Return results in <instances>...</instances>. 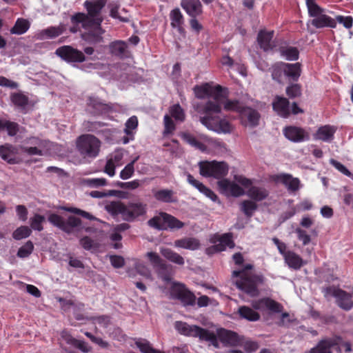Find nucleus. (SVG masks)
<instances>
[{
    "instance_id": "338daca9",
    "label": "nucleus",
    "mask_w": 353,
    "mask_h": 353,
    "mask_svg": "<svg viewBox=\"0 0 353 353\" xmlns=\"http://www.w3.org/2000/svg\"><path fill=\"white\" fill-rule=\"evenodd\" d=\"M84 183L90 187L98 188L106 185L107 180L104 178H92L85 179Z\"/></svg>"
},
{
    "instance_id": "c756f323",
    "label": "nucleus",
    "mask_w": 353,
    "mask_h": 353,
    "mask_svg": "<svg viewBox=\"0 0 353 353\" xmlns=\"http://www.w3.org/2000/svg\"><path fill=\"white\" fill-rule=\"evenodd\" d=\"M274 31L261 30L257 37V41L260 47L265 51L272 49L274 46L272 40Z\"/></svg>"
},
{
    "instance_id": "2eb2a0df",
    "label": "nucleus",
    "mask_w": 353,
    "mask_h": 353,
    "mask_svg": "<svg viewBox=\"0 0 353 353\" xmlns=\"http://www.w3.org/2000/svg\"><path fill=\"white\" fill-rule=\"evenodd\" d=\"M327 293L336 298L337 305L345 310L353 308L352 295L341 289L328 288Z\"/></svg>"
},
{
    "instance_id": "c03bdc74",
    "label": "nucleus",
    "mask_w": 353,
    "mask_h": 353,
    "mask_svg": "<svg viewBox=\"0 0 353 353\" xmlns=\"http://www.w3.org/2000/svg\"><path fill=\"white\" fill-rule=\"evenodd\" d=\"M249 188L247 192L248 196L256 201H261L268 195V191L263 188L251 187V185Z\"/></svg>"
},
{
    "instance_id": "de8ad7c7",
    "label": "nucleus",
    "mask_w": 353,
    "mask_h": 353,
    "mask_svg": "<svg viewBox=\"0 0 353 353\" xmlns=\"http://www.w3.org/2000/svg\"><path fill=\"white\" fill-rule=\"evenodd\" d=\"M221 340L230 345L235 346L238 345L237 335L236 333L223 330L220 332Z\"/></svg>"
},
{
    "instance_id": "f3484780",
    "label": "nucleus",
    "mask_w": 353,
    "mask_h": 353,
    "mask_svg": "<svg viewBox=\"0 0 353 353\" xmlns=\"http://www.w3.org/2000/svg\"><path fill=\"white\" fill-rule=\"evenodd\" d=\"M285 137L292 142H302L309 140L310 135L304 129L296 126H288L284 128Z\"/></svg>"
},
{
    "instance_id": "393cba45",
    "label": "nucleus",
    "mask_w": 353,
    "mask_h": 353,
    "mask_svg": "<svg viewBox=\"0 0 353 353\" xmlns=\"http://www.w3.org/2000/svg\"><path fill=\"white\" fill-rule=\"evenodd\" d=\"M187 181L188 182L196 188L201 193L203 194L205 196L210 199L213 201H216L217 200V196L209 189L208 187L204 185L201 182L195 179L193 176L190 174H187Z\"/></svg>"
},
{
    "instance_id": "c9c22d12",
    "label": "nucleus",
    "mask_w": 353,
    "mask_h": 353,
    "mask_svg": "<svg viewBox=\"0 0 353 353\" xmlns=\"http://www.w3.org/2000/svg\"><path fill=\"white\" fill-rule=\"evenodd\" d=\"M277 179L290 191L294 192L299 188L300 181L299 179L294 178L290 174H281L278 176Z\"/></svg>"
},
{
    "instance_id": "0e129e2a",
    "label": "nucleus",
    "mask_w": 353,
    "mask_h": 353,
    "mask_svg": "<svg viewBox=\"0 0 353 353\" xmlns=\"http://www.w3.org/2000/svg\"><path fill=\"white\" fill-rule=\"evenodd\" d=\"M34 248L31 241H28L24 245L21 247L17 252V256L20 258H26L32 252Z\"/></svg>"
},
{
    "instance_id": "ea45409f",
    "label": "nucleus",
    "mask_w": 353,
    "mask_h": 353,
    "mask_svg": "<svg viewBox=\"0 0 353 353\" xmlns=\"http://www.w3.org/2000/svg\"><path fill=\"white\" fill-rule=\"evenodd\" d=\"M283 74L294 80L298 79L301 75L300 64L296 63H283Z\"/></svg>"
},
{
    "instance_id": "f8f14e48",
    "label": "nucleus",
    "mask_w": 353,
    "mask_h": 353,
    "mask_svg": "<svg viewBox=\"0 0 353 353\" xmlns=\"http://www.w3.org/2000/svg\"><path fill=\"white\" fill-rule=\"evenodd\" d=\"M48 221L53 225L59 228L63 232L70 234L74 229L79 228L81 225L80 219L70 216L65 221L63 217L57 214H50L48 218Z\"/></svg>"
},
{
    "instance_id": "f03ea898",
    "label": "nucleus",
    "mask_w": 353,
    "mask_h": 353,
    "mask_svg": "<svg viewBox=\"0 0 353 353\" xmlns=\"http://www.w3.org/2000/svg\"><path fill=\"white\" fill-rule=\"evenodd\" d=\"M105 4L104 0L86 1L84 5L88 10V14L77 13L72 17L73 23H81L82 27L86 30L85 34L88 38L90 37L94 41H98V38L103 33L100 12Z\"/></svg>"
},
{
    "instance_id": "412c9836",
    "label": "nucleus",
    "mask_w": 353,
    "mask_h": 353,
    "mask_svg": "<svg viewBox=\"0 0 353 353\" xmlns=\"http://www.w3.org/2000/svg\"><path fill=\"white\" fill-rule=\"evenodd\" d=\"M187 181L188 182L196 188L201 193L203 194L205 196L210 199L213 201H216L217 200V196L209 189L208 187L204 185L201 182L195 179L193 176L190 174H187Z\"/></svg>"
},
{
    "instance_id": "bb28decb",
    "label": "nucleus",
    "mask_w": 353,
    "mask_h": 353,
    "mask_svg": "<svg viewBox=\"0 0 353 353\" xmlns=\"http://www.w3.org/2000/svg\"><path fill=\"white\" fill-rule=\"evenodd\" d=\"M336 130L334 126L325 125L320 127L314 134L315 139L321 140L325 142L331 141Z\"/></svg>"
},
{
    "instance_id": "864d4df0",
    "label": "nucleus",
    "mask_w": 353,
    "mask_h": 353,
    "mask_svg": "<svg viewBox=\"0 0 353 353\" xmlns=\"http://www.w3.org/2000/svg\"><path fill=\"white\" fill-rule=\"evenodd\" d=\"M146 256L148 258L151 264L155 268H164L165 264L164 263L162 259L159 256V255L154 252H147Z\"/></svg>"
},
{
    "instance_id": "58836bf2",
    "label": "nucleus",
    "mask_w": 353,
    "mask_h": 353,
    "mask_svg": "<svg viewBox=\"0 0 353 353\" xmlns=\"http://www.w3.org/2000/svg\"><path fill=\"white\" fill-rule=\"evenodd\" d=\"M154 197L159 201L164 203H172L176 201L174 196V192L172 190L163 189L153 190Z\"/></svg>"
},
{
    "instance_id": "473e14b6",
    "label": "nucleus",
    "mask_w": 353,
    "mask_h": 353,
    "mask_svg": "<svg viewBox=\"0 0 353 353\" xmlns=\"http://www.w3.org/2000/svg\"><path fill=\"white\" fill-rule=\"evenodd\" d=\"M242 119H246L248 124L251 127H254L259 124L260 114L259 112L250 108H244L241 112Z\"/></svg>"
},
{
    "instance_id": "9b49d317",
    "label": "nucleus",
    "mask_w": 353,
    "mask_h": 353,
    "mask_svg": "<svg viewBox=\"0 0 353 353\" xmlns=\"http://www.w3.org/2000/svg\"><path fill=\"white\" fill-rule=\"evenodd\" d=\"M209 240L212 245L205 250V253L208 255L224 251L227 248H233L234 247L232 236L228 233L223 234H214L210 236Z\"/></svg>"
},
{
    "instance_id": "f257e3e1",
    "label": "nucleus",
    "mask_w": 353,
    "mask_h": 353,
    "mask_svg": "<svg viewBox=\"0 0 353 353\" xmlns=\"http://www.w3.org/2000/svg\"><path fill=\"white\" fill-rule=\"evenodd\" d=\"M222 90L223 88L221 85L212 86L210 83H205L194 88L197 98L211 97L214 99V101H208L204 105L203 112L205 115L200 117V122L209 130L218 134H230L234 129L232 124L225 118L212 115L214 113L219 114L221 112L220 97Z\"/></svg>"
},
{
    "instance_id": "20e7f679",
    "label": "nucleus",
    "mask_w": 353,
    "mask_h": 353,
    "mask_svg": "<svg viewBox=\"0 0 353 353\" xmlns=\"http://www.w3.org/2000/svg\"><path fill=\"white\" fill-rule=\"evenodd\" d=\"M252 268L251 264H248L239 271H233L232 281L236 286L251 296L259 294L258 285L262 283L263 278L261 275H256L249 271Z\"/></svg>"
},
{
    "instance_id": "dca6fc26",
    "label": "nucleus",
    "mask_w": 353,
    "mask_h": 353,
    "mask_svg": "<svg viewBox=\"0 0 353 353\" xmlns=\"http://www.w3.org/2000/svg\"><path fill=\"white\" fill-rule=\"evenodd\" d=\"M123 152L121 150H117L107 157L106 164L103 172L110 177L115 175V168L122 165Z\"/></svg>"
},
{
    "instance_id": "7c9ffc66",
    "label": "nucleus",
    "mask_w": 353,
    "mask_h": 353,
    "mask_svg": "<svg viewBox=\"0 0 353 353\" xmlns=\"http://www.w3.org/2000/svg\"><path fill=\"white\" fill-rule=\"evenodd\" d=\"M285 262L288 265L294 270H299L305 262L302 258L293 251L288 250L284 257Z\"/></svg>"
},
{
    "instance_id": "c85d7f7f",
    "label": "nucleus",
    "mask_w": 353,
    "mask_h": 353,
    "mask_svg": "<svg viewBox=\"0 0 353 353\" xmlns=\"http://www.w3.org/2000/svg\"><path fill=\"white\" fill-rule=\"evenodd\" d=\"M311 23L316 28H322L325 27L335 28L336 26V21L330 17L323 14V12L315 17L312 20Z\"/></svg>"
},
{
    "instance_id": "6ab92c4d",
    "label": "nucleus",
    "mask_w": 353,
    "mask_h": 353,
    "mask_svg": "<svg viewBox=\"0 0 353 353\" xmlns=\"http://www.w3.org/2000/svg\"><path fill=\"white\" fill-rule=\"evenodd\" d=\"M88 108L89 111L94 114H106L112 109L109 105L103 103L99 99L94 97H89Z\"/></svg>"
},
{
    "instance_id": "a878e982",
    "label": "nucleus",
    "mask_w": 353,
    "mask_h": 353,
    "mask_svg": "<svg viewBox=\"0 0 353 353\" xmlns=\"http://www.w3.org/2000/svg\"><path fill=\"white\" fill-rule=\"evenodd\" d=\"M181 5L191 17H195L202 12V5L199 0H182Z\"/></svg>"
},
{
    "instance_id": "9d476101",
    "label": "nucleus",
    "mask_w": 353,
    "mask_h": 353,
    "mask_svg": "<svg viewBox=\"0 0 353 353\" xmlns=\"http://www.w3.org/2000/svg\"><path fill=\"white\" fill-rule=\"evenodd\" d=\"M337 346L339 352L343 351L350 352L352 351L351 345L345 342L341 337H335L332 339H325L320 341L318 345L312 348L309 353H332V347Z\"/></svg>"
},
{
    "instance_id": "e433bc0d",
    "label": "nucleus",
    "mask_w": 353,
    "mask_h": 353,
    "mask_svg": "<svg viewBox=\"0 0 353 353\" xmlns=\"http://www.w3.org/2000/svg\"><path fill=\"white\" fill-rule=\"evenodd\" d=\"M63 31L64 28L62 26H51L40 31L38 37L41 39H52L61 34Z\"/></svg>"
},
{
    "instance_id": "b1692460",
    "label": "nucleus",
    "mask_w": 353,
    "mask_h": 353,
    "mask_svg": "<svg viewBox=\"0 0 353 353\" xmlns=\"http://www.w3.org/2000/svg\"><path fill=\"white\" fill-rule=\"evenodd\" d=\"M187 181L188 182L196 188L201 193L203 194L205 196L210 199L213 201H216L217 200V196L209 189L208 187L204 185L201 182L195 179L193 176L190 174H187Z\"/></svg>"
},
{
    "instance_id": "13d9d810",
    "label": "nucleus",
    "mask_w": 353,
    "mask_h": 353,
    "mask_svg": "<svg viewBox=\"0 0 353 353\" xmlns=\"http://www.w3.org/2000/svg\"><path fill=\"white\" fill-rule=\"evenodd\" d=\"M164 130L163 135L166 136L172 134L175 130V124L168 114H165L163 118Z\"/></svg>"
},
{
    "instance_id": "69168bd1",
    "label": "nucleus",
    "mask_w": 353,
    "mask_h": 353,
    "mask_svg": "<svg viewBox=\"0 0 353 353\" xmlns=\"http://www.w3.org/2000/svg\"><path fill=\"white\" fill-rule=\"evenodd\" d=\"M256 207V204L252 201H245L241 203V209L248 216H252Z\"/></svg>"
},
{
    "instance_id": "ddd939ff",
    "label": "nucleus",
    "mask_w": 353,
    "mask_h": 353,
    "mask_svg": "<svg viewBox=\"0 0 353 353\" xmlns=\"http://www.w3.org/2000/svg\"><path fill=\"white\" fill-rule=\"evenodd\" d=\"M55 54L68 63H81L85 60L84 54L70 46H63L58 48Z\"/></svg>"
},
{
    "instance_id": "423d86ee",
    "label": "nucleus",
    "mask_w": 353,
    "mask_h": 353,
    "mask_svg": "<svg viewBox=\"0 0 353 353\" xmlns=\"http://www.w3.org/2000/svg\"><path fill=\"white\" fill-rule=\"evenodd\" d=\"M218 188L220 192L226 196L239 197L245 194L244 188H249L252 181L243 176H234V181L223 179L218 181Z\"/></svg>"
},
{
    "instance_id": "79ce46f5",
    "label": "nucleus",
    "mask_w": 353,
    "mask_h": 353,
    "mask_svg": "<svg viewBox=\"0 0 353 353\" xmlns=\"http://www.w3.org/2000/svg\"><path fill=\"white\" fill-rule=\"evenodd\" d=\"M238 312L240 316L250 321H256L260 319V314L252 308L248 306H241Z\"/></svg>"
},
{
    "instance_id": "6e6552de",
    "label": "nucleus",
    "mask_w": 353,
    "mask_h": 353,
    "mask_svg": "<svg viewBox=\"0 0 353 353\" xmlns=\"http://www.w3.org/2000/svg\"><path fill=\"white\" fill-rule=\"evenodd\" d=\"M199 173L205 177L221 179L228 173L229 167L223 161H201L199 163Z\"/></svg>"
},
{
    "instance_id": "72a5a7b5",
    "label": "nucleus",
    "mask_w": 353,
    "mask_h": 353,
    "mask_svg": "<svg viewBox=\"0 0 353 353\" xmlns=\"http://www.w3.org/2000/svg\"><path fill=\"white\" fill-rule=\"evenodd\" d=\"M160 253L165 259L175 264L183 265L185 263L184 259L182 256L170 248H161Z\"/></svg>"
},
{
    "instance_id": "09e8293b",
    "label": "nucleus",
    "mask_w": 353,
    "mask_h": 353,
    "mask_svg": "<svg viewBox=\"0 0 353 353\" xmlns=\"http://www.w3.org/2000/svg\"><path fill=\"white\" fill-rule=\"evenodd\" d=\"M165 216V230H167L168 228L173 230V229H180L183 227L184 223L175 218L174 216L168 214L165 212V214L163 215Z\"/></svg>"
},
{
    "instance_id": "1a4fd4ad",
    "label": "nucleus",
    "mask_w": 353,
    "mask_h": 353,
    "mask_svg": "<svg viewBox=\"0 0 353 353\" xmlns=\"http://www.w3.org/2000/svg\"><path fill=\"white\" fill-rule=\"evenodd\" d=\"M174 327L181 334L188 336L199 337L201 340L214 341L215 335L207 330L196 325H191L185 322L176 321Z\"/></svg>"
},
{
    "instance_id": "0eeeda50",
    "label": "nucleus",
    "mask_w": 353,
    "mask_h": 353,
    "mask_svg": "<svg viewBox=\"0 0 353 353\" xmlns=\"http://www.w3.org/2000/svg\"><path fill=\"white\" fill-rule=\"evenodd\" d=\"M179 136L185 143L201 152H207L208 147L214 149L224 147L223 143L205 135L201 136L200 140L187 132H181Z\"/></svg>"
},
{
    "instance_id": "7ed1b4c3",
    "label": "nucleus",
    "mask_w": 353,
    "mask_h": 353,
    "mask_svg": "<svg viewBox=\"0 0 353 353\" xmlns=\"http://www.w3.org/2000/svg\"><path fill=\"white\" fill-rule=\"evenodd\" d=\"M105 210L113 216L120 215L123 220L132 221L145 214L147 204L141 201H131L126 205L121 201H112L105 205Z\"/></svg>"
},
{
    "instance_id": "2f4dec72",
    "label": "nucleus",
    "mask_w": 353,
    "mask_h": 353,
    "mask_svg": "<svg viewBox=\"0 0 353 353\" xmlns=\"http://www.w3.org/2000/svg\"><path fill=\"white\" fill-rule=\"evenodd\" d=\"M170 17L171 20V26L173 28L176 29L180 34H183L184 29L183 28V25L184 23V20L180 10L178 8L172 10L170 12Z\"/></svg>"
},
{
    "instance_id": "774afa93",
    "label": "nucleus",
    "mask_w": 353,
    "mask_h": 353,
    "mask_svg": "<svg viewBox=\"0 0 353 353\" xmlns=\"http://www.w3.org/2000/svg\"><path fill=\"white\" fill-rule=\"evenodd\" d=\"M331 165H332L336 170L343 173L344 175L351 177L353 179V174L348 170V169L340 162L332 159L330 161Z\"/></svg>"
},
{
    "instance_id": "a19ab883",
    "label": "nucleus",
    "mask_w": 353,
    "mask_h": 353,
    "mask_svg": "<svg viewBox=\"0 0 353 353\" xmlns=\"http://www.w3.org/2000/svg\"><path fill=\"white\" fill-rule=\"evenodd\" d=\"M105 125V123L98 121H85L83 123V126L85 130L88 132H94L97 133H105L110 134V130L109 129L101 130Z\"/></svg>"
},
{
    "instance_id": "680f3d73",
    "label": "nucleus",
    "mask_w": 353,
    "mask_h": 353,
    "mask_svg": "<svg viewBox=\"0 0 353 353\" xmlns=\"http://www.w3.org/2000/svg\"><path fill=\"white\" fill-rule=\"evenodd\" d=\"M22 151L28 155L32 156V155H38V156H43L50 152L44 150L43 149H41L39 148H37L36 146H23L21 148Z\"/></svg>"
},
{
    "instance_id": "39448f33",
    "label": "nucleus",
    "mask_w": 353,
    "mask_h": 353,
    "mask_svg": "<svg viewBox=\"0 0 353 353\" xmlns=\"http://www.w3.org/2000/svg\"><path fill=\"white\" fill-rule=\"evenodd\" d=\"M78 152L83 159H95L100 153L101 141L90 134L79 136L75 142Z\"/></svg>"
},
{
    "instance_id": "37998d69",
    "label": "nucleus",
    "mask_w": 353,
    "mask_h": 353,
    "mask_svg": "<svg viewBox=\"0 0 353 353\" xmlns=\"http://www.w3.org/2000/svg\"><path fill=\"white\" fill-rule=\"evenodd\" d=\"M26 142L30 145L36 146L48 152H50L51 149L54 146V144L52 142L47 140L40 139L37 137L29 138L26 141Z\"/></svg>"
},
{
    "instance_id": "3c124183",
    "label": "nucleus",
    "mask_w": 353,
    "mask_h": 353,
    "mask_svg": "<svg viewBox=\"0 0 353 353\" xmlns=\"http://www.w3.org/2000/svg\"><path fill=\"white\" fill-rule=\"evenodd\" d=\"M170 116L174 118L176 121L183 122L185 120V115L183 110L179 104H175L170 108Z\"/></svg>"
},
{
    "instance_id": "5fc2aeb1",
    "label": "nucleus",
    "mask_w": 353,
    "mask_h": 353,
    "mask_svg": "<svg viewBox=\"0 0 353 353\" xmlns=\"http://www.w3.org/2000/svg\"><path fill=\"white\" fill-rule=\"evenodd\" d=\"M134 343L141 353H149L150 351H153L151 343L145 339H135Z\"/></svg>"
},
{
    "instance_id": "052dcab7",
    "label": "nucleus",
    "mask_w": 353,
    "mask_h": 353,
    "mask_svg": "<svg viewBox=\"0 0 353 353\" xmlns=\"http://www.w3.org/2000/svg\"><path fill=\"white\" fill-rule=\"evenodd\" d=\"M45 221V217L40 214H35L30 220V226L34 230L41 231L43 228L42 223Z\"/></svg>"
},
{
    "instance_id": "603ef678",
    "label": "nucleus",
    "mask_w": 353,
    "mask_h": 353,
    "mask_svg": "<svg viewBox=\"0 0 353 353\" xmlns=\"http://www.w3.org/2000/svg\"><path fill=\"white\" fill-rule=\"evenodd\" d=\"M139 157H136L130 163L127 164L125 168L121 171L119 176L123 180H127L131 178L134 172V163L138 160Z\"/></svg>"
},
{
    "instance_id": "f704fd0d",
    "label": "nucleus",
    "mask_w": 353,
    "mask_h": 353,
    "mask_svg": "<svg viewBox=\"0 0 353 353\" xmlns=\"http://www.w3.org/2000/svg\"><path fill=\"white\" fill-rule=\"evenodd\" d=\"M30 21L23 18H18L14 26L10 30V34L21 35L25 34L30 28Z\"/></svg>"
},
{
    "instance_id": "a18cd8bd",
    "label": "nucleus",
    "mask_w": 353,
    "mask_h": 353,
    "mask_svg": "<svg viewBox=\"0 0 353 353\" xmlns=\"http://www.w3.org/2000/svg\"><path fill=\"white\" fill-rule=\"evenodd\" d=\"M110 49L114 55L123 57L125 54L127 45L123 41H117L110 44Z\"/></svg>"
},
{
    "instance_id": "5701e85b",
    "label": "nucleus",
    "mask_w": 353,
    "mask_h": 353,
    "mask_svg": "<svg viewBox=\"0 0 353 353\" xmlns=\"http://www.w3.org/2000/svg\"><path fill=\"white\" fill-rule=\"evenodd\" d=\"M187 181L188 182L196 188L201 193L203 194L205 196L210 199L213 201H216L217 200V196L209 189L208 187L204 185L201 182L195 179L193 176L190 174H187Z\"/></svg>"
},
{
    "instance_id": "6e6d98bb",
    "label": "nucleus",
    "mask_w": 353,
    "mask_h": 353,
    "mask_svg": "<svg viewBox=\"0 0 353 353\" xmlns=\"http://www.w3.org/2000/svg\"><path fill=\"white\" fill-rule=\"evenodd\" d=\"M14 152L11 145L0 146V156L1 157L10 163L14 162Z\"/></svg>"
},
{
    "instance_id": "4be33fe9",
    "label": "nucleus",
    "mask_w": 353,
    "mask_h": 353,
    "mask_svg": "<svg viewBox=\"0 0 353 353\" xmlns=\"http://www.w3.org/2000/svg\"><path fill=\"white\" fill-rule=\"evenodd\" d=\"M187 181L188 182L196 188L201 193L203 194L205 196L210 199L213 201H216L217 200V196L209 189L208 187L204 185L201 182L195 179L193 176L190 174H187Z\"/></svg>"
},
{
    "instance_id": "e2e57ef3",
    "label": "nucleus",
    "mask_w": 353,
    "mask_h": 353,
    "mask_svg": "<svg viewBox=\"0 0 353 353\" xmlns=\"http://www.w3.org/2000/svg\"><path fill=\"white\" fill-rule=\"evenodd\" d=\"M281 54L288 60H296L299 58V51L294 47H288L281 50Z\"/></svg>"
},
{
    "instance_id": "cd10ccee",
    "label": "nucleus",
    "mask_w": 353,
    "mask_h": 353,
    "mask_svg": "<svg viewBox=\"0 0 353 353\" xmlns=\"http://www.w3.org/2000/svg\"><path fill=\"white\" fill-rule=\"evenodd\" d=\"M174 245L179 248L196 250L199 249L201 243L199 239L196 238L185 237L176 240L174 243Z\"/></svg>"
},
{
    "instance_id": "4d7b16f0",
    "label": "nucleus",
    "mask_w": 353,
    "mask_h": 353,
    "mask_svg": "<svg viewBox=\"0 0 353 353\" xmlns=\"http://www.w3.org/2000/svg\"><path fill=\"white\" fill-rule=\"evenodd\" d=\"M306 5L309 15L313 18L323 12V10L316 3L315 0H306Z\"/></svg>"
},
{
    "instance_id": "bf43d9fd",
    "label": "nucleus",
    "mask_w": 353,
    "mask_h": 353,
    "mask_svg": "<svg viewBox=\"0 0 353 353\" xmlns=\"http://www.w3.org/2000/svg\"><path fill=\"white\" fill-rule=\"evenodd\" d=\"M31 234V230L28 226H21L14 231L12 236L16 240L28 237Z\"/></svg>"
},
{
    "instance_id": "4c0bfd02",
    "label": "nucleus",
    "mask_w": 353,
    "mask_h": 353,
    "mask_svg": "<svg viewBox=\"0 0 353 353\" xmlns=\"http://www.w3.org/2000/svg\"><path fill=\"white\" fill-rule=\"evenodd\" d=\"M226 97V93L223 92V89L221 91V95L220 97V105H223L224 110L227 111H234L241 114L243 107L236 100H226L223 101V98Z\"/></svg>"
},
{
    "instance_id": "aec40b11",
    "label": "nucleus",
    "mask_w": 353,
    "mask_h": 353,
    "mask_svg": "<svg viewBox=\"0 0 353 353\" xmlns=\"http://www.w3.org/2000/svg\"><path fill=\"white\" fill-rule=\"evenodd\" d=\"M272 108L280 117L287 118L290 114L289 101L286 98L276 96L272 101Z\"/></svg>"
},
{
    "instance_id": "a211bd4d",
    "label": "nucleus",
    "mask_w": 353,
    "mask_h": 353,
    "mask_svg": "<svg viewBox=\"0 0 353 353\" xmlns=\"http://www.w3.org/2000/svg\"><path fill=\"white\" fill-rule=\"evenodd\" d=\"M172 293L178 299L183 301L187 305L194 303V296L182 283H174L172 287Z\"/></svg>"
},
{
    "instance_id": "4468645a",
    "label": "nucleus",
    "mask_w": 353,
    "mask_h": 353,
    "mask_svg": "<svg viewBox=\"0 0 353 353\" xmlns=\"http://www.w3.org/2000/svg\"><path fill=\"white\" fill-rule=\"evenodd\" d=\"M252 307L257 310H268L270 313H281L283 312V305L270 298H263L252 301Z\"/></svg>"
},
{
    "instance_id": "49530a36",
    "label": "nucleus",
    "mask_w": 353,
    "mask_h": 353,
    "mask_svg": "<svg viewBox=\"0 0 353 353\" xmlns=\"http://www.w3.org/2000/svg\"><path fill=\"white\" fill-rule=\"evenodd\" d=\"M164 214L165 212H161L158 215L150 219L148 221V225L159 230H165Z\"/></svg>"
},
{
    "instance_id": "8fccbe9b",
    "label": "nucleus",
    "mask_w": 353,
    "mask_h": 353,
    "mask_svg": "<svg viewBox=\"0 0 353 353\" xmlns=\"http://www.w3.org/2000/svg\"><path fill=\"white\" fill-rule=\"evenodd\" d=\"M10 99L14 105L23 109L26 108L29 101L28 97L20 92L12 94Z\"/></svg>"
}]
</instances>
